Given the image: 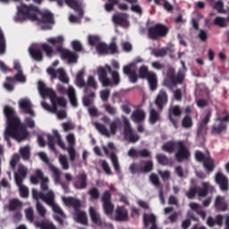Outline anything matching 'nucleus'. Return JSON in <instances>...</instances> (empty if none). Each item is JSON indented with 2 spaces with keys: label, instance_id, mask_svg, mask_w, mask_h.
Instances as JSON below:
<instances>
[{
  "label": "nucleus",
  "instance_id": "obj_53",
  "mask_svg": "<svg viewBox=\"0 0 229 229\" xmlns=\"http://www.w3.org/2000/svg\"><path fill=\"white\" fill-rule=\"evenodd\" d=\"M111 162L113 164V167L116 173H121V166L119 165V159L117 158V155L114 152L110 155Z\"/></svg>",
  "mask_w": 229,
  "mask_h": 229
},
{
  "label": "nucleus",
  "instance_id": "obj_58",
  "mask_svg": "<svg viewBox=\"0 0 229 229\" xmlns=\"http://www.w3.org/2000/svg\"><path fill=\"white\" fill-rule=\"evenodd\" d=\"M96 49L99 55H108V45L106 43H98Z\"/></svg>",
  "mask_w": 229,
  "mask_h": 229
},
{
  "label": "nucleus",
  "instance_id": "obj_43",
  "mask_svg": "<svg viewBox=\"0 0 229 229\" xmlns=\"http://www.w3.org/2000/svg\"><path fill=\"white\" fill-rule=\"evenodd\" d=\"M193 124L194 122L192 121V116H191V114H186L182 120V126L186 130H191Z\"/></svg>",
  "mask_w": 229,
  "mask_h": 229
},
{
  "label": "nucleus",
  "instance_id": "obj_28",
  "mask_svg": "<svg viewBox=\"0 0 229 229\" xmlns=\"http://www.w3.org/2000/svg\"><path fill=\"white\" fill-rule=\"evenodd\" d=\"M215 208L218 212H226L228 210V203L225 200V197L216 196L215 199Z\"/></svg>",
  "mask_w": 229,
  "mask_h": 229
},
{
  "label": "nucleus",
  "instance_id": "obj_11",
  "mask_svg": "<svg viewBox=\"0 0 229 229\" xmlns=\"http://www.w3.org/2000/svg\"><path fill=\"white\" fill-rule=\"evenodd\" d=\"M189 158H191V150L185 146V141L178 140L175 160H177L179 164H182V162H185V160H189Z\"/></svg>",
  "mask_w": 229,
  "mask_h": 229
},
{
  "label": "nucleus",
  "instance_id": "obj_41",
  "mask_svg": "<svg viewBox=\"0 0 229 229\" xmlns=\"http://www.w3.org/2000/svg\"><path fill=\"white\" fill-rule=\"evenodd\" d=\"M123 126V122L121 119L116 118L110 123V133L111 135H115L117 133V130Z\"/></svg>",
  "mask_w": 229,
  "mask_h": 229
},
{
  "label": "nucleus",
  "instance_id": "obj_1",
  "mask_svg": "<svg viewBox=\"0 0 229 229\" xmlns=\"http://www.w3.org/2000/svg\"><path fill=\"white\" fill-rule=\"evenodd\" d=\"M15 22H25L31 21L32 22H39L46 24L45 30H51V24H55V15L50 11H40L38 6L31 4H21L17 6V13L14 16Z\"/></svg>",
  "mask_w": 229,
  "mask_h": 229
},
{
  "label": "nucleus",
  "instance_id": "obj_14",
  "mask_svg": "<svg viewBox=\"0 0 229 229\" xmlns=\"http://www.w3.org/2000/svg\"><path fill=\"white\" fill-rule=\"evenodd\" d=\"M101 201L103 203L104 212L106 216H112L114 214V203H112V193L110 191H105Z\"/></svg>",
  "mask_w": 229,
  "mask_h": 229
},
{
  "label": "nucleus",
  "instance_id": "obj_64",
  "mask_svg": "<svg viewBox=\"0 0 229 229\" xmlns=\"http://www.w3.org/2000/svg\"><path fill=\"white\" fill-rule=\"evenodd\" d=\"M89 194L90 196V199H99V190H98V188H91L89 191Z\"/></svg>",
  "mask_w": 229,
  "mask_h": 229
},
{
  "label": "nucleus",
  "instance_id": "obj_46",
  "mask_svg": "<svg viewBox=\"0 0 229 229\" xmlns=\"http://www.w3.org/2000/svg\"><path fill=\"white\" fill-rule=\"evenodd\" d=\"M43 53H46V55L48 58H52L53 55H55V50L53 49V47L49 46L47 43H42L40 46Z\"/></svg>",
  "mask_w": 229,
  "mask_h": 229
},
{
  "label": "nucleus",
  "instance_id": "obj_47",
  "mask_svg": "<svg viewBox=\"0 0 229 229\" xmlns=\"http://www.w3.org/2000/svg\"><path fill=\"white\" fill-rule=\"evenodd\" d=\"M185 71L179 70L177 75L174 77V81L172 82V85H182L183 80H185Z\"/></svg>",
  "mask_w": 229,
  "mask_h": 229
},
{
  "label": "nucleus",
  "instance_id": "obj_36",
  "mask_svg": "<svg viewBox=\"0 0 229 229\" xmlns=\"http://www.w3.org/2000/svg\"><path fill=\"white\" fill-rule=\"evenodd\" d=\"M84 76L85 72L83 70H81L76 75L75 84L79 89H87V82H85Z\"/></svg>",
  "mask_w": 229,
  "mask_h": 229
},
{
  "label": "nucleus",
  "instance_id": "obj_35",
  "mask_svg": "<svg viewBox=\"0 0 229 229\" xmlns=\"http://www.w3.org/2000/svg\"><path fill=\"white\" fill-rule=\"evenodd\" d=\"M141 164V171L143 174H148V173H151L155 168V165L151 160H140Z\"/></svg>",
  "mask_w": 229,
  "mask_h": 229
},
{
  "label": "nucleus",
  "instance_id": "obj_3",
  "mask_svg": "<svg viewBox=\"0 0 229 229\" xmlns=\"http://www.w3.org/2000/svg\"><path fill=\"white\" fill-rule=\"evenodd\" d=\"M4 114L6 117L7 121V134L8 135H15L17 131L20 133H23V130H27L26 125L21 123V118L17 116V113L15 109L10 106H5L4 108Z\"/></svg>",
  "mask_w": 229,
  "mask_h": 229
},
{
  "label": "nucleus",
  "instance_id": "obj_60",
  "mask_svg": "<svg viewBox=\"0 0 229 229\" xmlns=\"http://www.w3.org/2000/svg\"><path fill=\"white\" fill-rule=\"evenodd\" d=\"M13 77H7L6 82L4 84V89H6V90H8L9 92L13 91V89H15V87L13 86Z\"/></svg>",
  "mask_w": 229,
  "mask_h": 229
},
{
  "label": "nucleus",
  "instance_id": "obj_51",
  "mask_svg": "<svg viewBox=\"0 0 229 229\" xmlns=\"http://www.w3.org/2000/svg\"><path fill=\"white\" fill-rule=\"evenodd\" d=\"M160 119V113L155 109H151L149 113V123L150 124H157Z\"/></svg>",
  "mask_w": 229,
  "mask_h": 229
},
{
  "label": "nucleus",
  "instance_id": "obj_48",
  "mask_svg": "<svg viewBox=\"0 0 229 229\" xmlns=\"http://www.w3.org/2000/svg\"><path fill=\"white\" fill-rule=\"evenodd\" d=\"M94 124L99 133L105 135L106 137H110V131H108V128H106L105 124L99 123L98 122H96Z\"/></svg>",
  "mask_w": 229,
  "mask_h": 229
},
{
  "label": "nucleus",
  "instance_id": "obj_24",
  "mask_svg": "<svg viewBox=\"0 0 229 229\" xmlns=\"http://www.w3.org/2000/svg\"><path fill=\"white\" fill-rule=\"evenodd\" d=\"M73 187L79 190L87 189V174H80L76 175L75 181L73 182Z\"/></svg>",
  "mask_w": 229,
  "mask_h": 229
},
{
  "label": "nucleus",
  "instance_id": "obj_38",
  "mask_svg": "<svg viewBox=\"0 0 229 229\" xmlns=\"http://www.w3.org/2000/svg\"><path fill=\"white\" fill-rule=\"evenodd\" d=\"M131 119L134 123H142L146 119V113L142 110H136L132 113Z\"/></svg>",
  "mask_w": 229,
  "mask_h": 229
},
{
  "label": "nucleus",
  "instance_id": "obj_44",
  "mask_svg": "<svg viewBox=\"0 0 229 229\" xmlns=\"http://www.w3.org/2000/svg\"><path fill=\"white\" fill-rule=\"evenodd\" d=\"M22 208V201L18 199H13L9 202V210L11 212H15L18 208Z\"/></svg>",
  "mask_w": 229,
  "mask_h": 229
},
{
  "label": "nucleus",
  "instance_id": "obj_21",
  "mask_svg": "<svg viewBox=\"0 0 229 229\" xmlns=\"http://www.w3.org/2000/svg\"><path fill=\"white\" fill-rule=\"evenodd\" d=\"M143 225L144 228H149V225H151L149 229H158V225L157 224V216L155 214H143Z\"/></svg>",
  "mask_w": 229,
  "mask_h": 229
},
{
  "label": "nucleus",
  "instance_id": "obj_61",
  "mask_svg": "<svg viewBox=\"0 0 229 229\" xmlns=\"http://www.w3.org/2000/svg\"><path fill=\"white\" fill-rule=\"evenodd\" d=\"M99 162L103 171L106 173V174L110 176V174H112V169L110 168L108 162L106 160H100Z\"/></svg>",
  "mask_w": 229,
  "mask_h": 229
},
{
  "label": "nucleus",
  "instance_id": "obj_25",
  "mask_svg": "<svg viewBox=\"0 0 229 229\" xmlns=\"http://www.w3.org/2000/svg\"><path fill=\"white\" fill-rule=\"evenodd\" d=\"M123 72L125 74V76L129 77V81L131 83H137L139 81V75H137V72L135 70H131V65H125L123 68Z\"/></svg>",
  "mask_w": 229,
  "mask_h": 229
},
{
  "label": "nucleus",
  "instance_id": "obj_19",
  "mask_svg": "<svg viewBox=\"0 0 229 229\" xmlns=\"http://www.w3.org/2000/svg\"><path fill=\"white\" fill-rule=\"evenodd\" d=\"M215 182L219 185L220 191L223 192H227L229 190V182H228V177L225 175L221 172H217L215 175Z\"/></svg>",
  "mask_w": 229,
  "mask_h": 229
},
{
  "label": "nucleus",
  "instance_id": "obj_31",
  "mask_svg": "<svg viewBox=\"0 0 229 229\" xmlns=\"http://www.w3.org/2000/svg\"><path fill=\"white\" fill-rule=\"evenodd\" d=\"M38 178H39V180H41L40 182V187H41V191H49V178L47 177H44V172H42V170L38 169L37 173H36Z\"/></svg>",
  "mask_w": 229,
  "mask_h": 229
},
{
  "label": "nucleus",
  "instance_id": "obj_5",
  "mask_svg": "<svg viewBox=\"0 0 229 229\" xmlns=\"http://www.w3.org/2000/svg\"><path fill=\"white\" fill-rule=\"evenodd\" d=\"M38 85V91L42 98H49L55 110L57 105L58 106H67V101H65V98H64V97H57L56 92H55L51 88H47L44 81H39Z\"/></svg>",
  "mask_w": 229,
  "mask_h": 229
},
{
  "label": "nucleus",
  "instance_id": "obj_4",
  "mask_svg": "<svg viewBox=\"0 0 229 229\" xmlns=\"http://www.w3.org/2000/svg\"><path fill=\"white\" fill-rule=\"evenodd\" d=\"M64 42H65V39L63 38V36L50 38L47 39L48 44H51L52 46H57L56 51L59 53L63 60H68V64H76L78 62V54L64 48Z\"/></svg>",
  "mask_w": 229,
  "mask_h": 229
},
{
  "label": "nucleus",
  "instance_id": "obj_63",
  "mask_svg": "<svg viewBox=\"0 0 229 229\" xmlns=\"http://www.w3.org/2000/svg\"><path fill=\"white\" fill-rule=\"evenodd\" d=\"M195 158H196L197 162H200L203 164L204 161L208 158V157L205 156V154L203 152H201V150H197L195 152Z\"/></svg>",
  "mask_w": 229,
  "mask_h": 229
},
{
  "label": "nucleus",
  "instance_id": "obj_40",
  "mask_svg": "<svg viewBox=\"0 0 229 229\" xmlns=\"http://www.w3.org/2000/svg\"><path fill=\"white\" fill-rule=\"evenodd\" d=\"M30 55L36 62H42L44 55H42V50L37 48H30Z\"/></svg>",
  "mask_w": 229,
  "mask_h": 229
},
{
  "label": "nucleus",
  "instance_id": "obj_62",
  "mask_svg": "<svg viewBox=\"0 0 229 229\" xmlns=\"http://www.w3.org/2000/svg\"><path fill=\"white\" fill-rule=\"evenodd\" d=\"M226 19L223 17H216L214 21L215 26H219V28H226Z\"/></svg>",
  "mask_w": 229,
  "mask_h": 229
},
{
  "label": "nucleus",
  "instance_id": "obj_10",
  "mask_svg": "<svg viewBox=\"0 0 229 229\" xmlns=\"http://www.w3.org/2000/svg\"><path fill=\"white\" fill-rule=\"evenodd\" d=\"M123 137L125 140L130 142L131 144H135L140 140V136L133 131L131 129V123H130V120L126 116H123Z\"/></svg>",
  "mask_w": 229,
  "mask_h": 229
},
{
  "label": "nucleus",
  "instance_id": "obj_26",
  "mask_svg": "<svg viewBox=\"0 0 229 229\" xmlns=\"http://www.w3.org/2000/svg\"><path fill=\"white\" fill-rule=\"evenodd\" d=\"M116 4L118 5L119 10H128V4H119V0H107V3L105 4L106 12H114V6H116Z\"/></svg>",
  "mask_w": 229,
  "mask_h": 229
},
{
  "label": "nucleus",
  "instance_id": "obj_55",
  "mask_svg": "<svg viewBox=\"0 0 229 229\" xmlns=\"http://www.w3.org/2000/svg\"><path fill=\"white\" fill-rule=\"evenodd\" d=\"M156 160L160 165H167L169 164V157L164 154H157Z\"/></svg>",
  "mask_w": 229,
  "mask_h": 229
},
{
  "label": "nucleus",
  "instance_id": "obj_23",
  "mask_svg": "<svg viewBox=\"0 0 229 229\" xmlns=\"http://www.w3.org/2000/svg\"><path fill=\"white\" fill-rule=\"evenodd\" d=\"M167 101H168L167 93L165 92V90L161 89L155 100L156 106H157L158 110H163L164 106L167 105Z\"/></svg>",
  "mask_w": 229,
  "mask_h": 229
},
{
  "label": "nucleus",
  "instance_id": "obj_29",
  "mask_svg": "<svg viewBox=\"0 0 229 229\" xmlns=\"http://www.w3.org/2000/svg\"><path fill=\"white\" fill-rule=\"evenodd\" d=\"M177 148L178 141L175 140L166 141L161 147L162 151H165V153H169V155L174 153V151H176Z\"/></svg>",
  "mask_w": 229,
  "mask_h": 229
},
{
  "label": "nucleus",
  "instance_id": "obj_18",
  "mask_svg": "<svg viewBox=\"0 0 229 229\" xmlns=\"http://www.w3.org/2000/svg\"><path fill=\"white\" fill-rule=\"evenodd\" d=\"M49 171H51V173L54 174L55 182L57 183V185H61L64 192H69V186L62 182V173L60 170L54 165H49Z\"/></svg>",
  "mask_w": 229,
  "mask_h": 229
},
{
  "label": "nucleus",
  "instance_id": "obj_59",
  "mask_svg": "<svg viewBox=\"0 0 229 229\" xmlns=\"http://www.w3.org/2000/svg\"><path fill=\"white\" fill-rule=\"evenodd\" d=\"M54 137L56 144L58 145L59 148L62 149H65V143H64V140H62V136H60V133L58 131H54Z\"/></svg>",
  "mask_w": 229,
  "mask_h": 229
},
{
  "label": "nucleus",
  "instance_id": "obj_42",
  "mask_svg": "<svg viewBox=\"0 0 229 229\" xmlns=\"http://www.w3.org/2000/svg\"><path fill=\"white\" fill-rule=\"evenodd\" d=\"M154 72L149 71V68L146 65H141L139 69V78L140 80H147L148 76Z\"/></svg>",
  "mask_w": 229,
  "mask_h": 229
},
{
  "label": "nucleus",
  "instance_id": "obj_17",
  "mask_svg": "<svg viewBox=\"0 0 229 229\" xmlns=\"http://www.w3.org/2000/svg\"><path fill=\"white\" fill-rule=\"evenodd\" d=\"M47 72L49 76H51L52 80H56V78H59L60 81L63 83H69V77H67V73H65V70H64V68H59L55 71L53 67H49L47 70ZM56 74H58L59 77Z\"/></svg>",
  "mask_w": 229,
  "mask_h": 229
},
{
  "label": "nucleus",
  "instance_id": "obj_20",
  "mask_svg": "<svg viewBox=\"0 0 229 229\" xmlns=\"http://www.w3.org/2000/svg\"><path fill=\"white\" fill-rule=\"evenodd\" d=\"M129 214L124 206H117L114 211V220L118 223H124L128 221Z\"/></svg>",
  "mask_w": 229,
  "mask_h": 229
},
{
  "label": "nucleus",
  "instance_id": "obj_22",
  "mask_svg": "<svg viewBox=\"0 0 229 229\" xmlns=\"http://www.w3.org/2000/svg\"><path fill=\"white\" fill-rule=\"evenodd\" d=\"M89 214L93 225H96L97 226H103V219H101V214L98 213V208L92 206L89 207Z\"/></svg>",
  "mask_w": 229,
  "mask_h": 229
},
{
  "label": "nucleus",
  "instance_id": "obj_27",
  "mask_svg": "<svg viewBox=\"0 0 229 229\" xmlns=\"http://www.w3.org/2000/svg\"><path fill=\"white\" fill-rule=\"evenodd\" d=\"M112 21L117 26H126L128 24V14L123 13L114 14Z\"/></svg>",
  "mask_w": 229,
  "mask_h": 229
},
{
  "label": "nucleus",
  "instance_id": "obj_52",
  "mask_svg": "<svg viewBox=\"0 0 229 229\" xmlns=\"http://www.w3.org/2000/svg\"><path fill=\"white\" fill-rule=\"evenodd\" d=\"M169 52V47H162L157 50H154L152 52V55L156 56V58H164L165 56H167V53Z\"/></svg>",
  "mask_w": 229,
  "mask_h": 229
},
{
  "label": "nucleus",
  "instance_id": "obj_56",
  "mask_svg": "<svg viewBox=\"0 0 229 229\" xmlns=\"http://www.w3.org/2000/svg\"><path fill=\"white\" fill-rule=\"evenodd\" d=\"M6 53V39H4V34L0 29V55Z\"/></svg>",
  "mask_w": 229,
  "mask_h": 229
},
{
  "label": "nucleus",
  "instance_id": "obj_12",
  "mask_svg": "<svg viewBox=\"0 0 229 229\" xmlns=\"http://www.w3.org/2000/svg\"><path fill=\"white\" fill-rule=\"evenodd\" d=\"M211 117H212V109H207L205 116L201 118L198 125V129H197L198 137H205V135H207V131H208V123H210Z\"/></svg>",
  "mask_w": 229,
  "mask_h": 229
},
{
  "label": "nucleus",
  "instance_id": "obj_54",
  "mask_svg": "<svg viewBox=\"0 0 229 229\" xmlns=\"http://www.w3.org/2000/svg\"><path fill=\"white\" fill-rule=\"evenodd\" d=\"M86 87L90 90L93 89L94 90H98V81H96V78L94 76L89 75L88 77V81L86 82ZM90 88V89H89Z\"/></svg>",
  "mask_w": 229,
  "mask_h": 229
},
{
  "label": "nucleus",
  "instance_id": "obj_34",
  "mask_svg": "<svg viewBox=\"0 0 229 229\" xmlns=\"http://www.w3.org/2000/svg\"><path fill=\"white\" fill-rule=\"evenodd\" d=\"M210 189H214V187L210 186V183L204 182H202V187L197 190V194L199 198H207Z\"/></svg>",
  "mask_w": 229,
  "mask_h": 229
},
{
  "label": "nucleus",
  "instance_id": "obj_30",
  "mask_svg": "<svg viewBox=\"0 0 229 229\" xmlns=\"http://www.w3.org/2000/svg\"><path fill=\"white\" fill-rule=\"evenodd\" d=\"M147 81L148 83V87L152 92H155L157 89H158V78L157 77V73L153 72L150 75L147 77Z\"/></svg>",
  "mask_w": 229,
  "mask_h": 229
},
{
  "label": "nucleus",
  "instance_id": "obj_39",
  "mask_svg": "<svg viewBox=\"0 0 229 229\" xmlns=\"http://www.w3.org/2000/svg\"><path fill=\"white\" fill-rule=\"evenodd\" d=\"M68 98L71 105L73 106L74 108L78 107V98H76V91L74 90V88H68Z\"/></svg>",
  "mask_w": 229,
  "mask_h": 229
},
{
  "label": "nucleus",
  "instance_id": "obj_33",
  "mask_svg": "<svg viewBox=\"0 0 229 229\" xmlns=\"http://www.w3.org/2000/svg\"><path fill=\"white\" fill-rule=\"evenodd\" d=\"M202 164L208 174H210V173H214L216 169V164L214 163V158H212L210 156H208V158Z\"/></svg>",
  "mask_w": 229,
  "mask_h": 229
},
{
  "label": "nucleus",
  "instance_id": "obj_13",
  "mask_svg": "<svg viewBox=\"0 0 229 229\" xmlns=\"http://www.w3.org/2000/svg\"><path fill=\"white\" fill-rule=\"evenodd\" d=\"M29 136L30 131H28V129H23L22 133H21L18 130L16 132H14V134H8V129H5L4 132V140L8 143L9 148H12V141H10V137L14 139V140H17V142H23V140H26Z\"/></svg>",
  "mask_w": 229,
  "mask_h": 229
},
{
  "label": "nucleus",
  "instance_id": "obj_45",
  "mask_svg": "<svg viewBox=\"0 0 229 229\" xmlns=\"http://www.w3.org/2000/svg\"><path fill=\"white\" fill-rule=\"evenodd\" d=\"M131 174H142V165L140 161L139 163H132L129 167Z\"/></svg>",
  "mask_w": 229,
  "mask_h": 229
},
{
  "label": "nucleus",
  "instance_id": "obj_49",
  "mask_svg": "<svg viewBox=\"0 0 229 229\" xmlns=\"http://www.w3.org/2000/svg\"><path fill=\"white\" fill-rule=\"evenodd\" d=\"M41 199L50 207L55 203V193L53 191H48L47 194L43 193V198Z\"/></svg>",
  "mask_w": 229,
  "mask_h": 229
},
{
  "label": "nucleus",
  "instance_id": "obj_50",
  "mask_svg": "<svg viewBox=\"0 0 229 229\" xmlns=\"http://www.w3.org/2000/svg\"><path fill=\"white\" fill-rule=\"evenodd\" d=\"M149 180L152 185H155L157 189H164V185H162V182H160V178H158V175H157V174H151L149 175Z\"/></svg>",
  "mask_w": 229,
  "mask_h": 229
},
{
  "label": "nucleus",
  "instance_id": "obj_8",
  "mask_svg": "<svg viewBox=\"0 0 229 229\" xmlns=\"http://www.w3.org/2000/svg\"><path fill=\"white\" fill-rule=\"evenodd\" d=\"M168 33L169 28L162 23H157L148 29V38L150 40H159V38L167 37Z\"/></svg>",
  "mask_w": 229,
  "mask_h": 229
},
{
  "label": "nucleus",
  "instance_id": "obj_7",
  "mask_svg": "<svg viewBox=\"0 0 229 229\" xmlns=\"http://www.w3.org/2000/svg\"><path fill=\"white\" fill-rule=\"evenodd\" d=\"M223 114L225 116H217L216 118V123L211 126V134L212 135H223V133H226V130H228V123H229V113L225 110Z\"/></svg>",
  "mask_w": 229,
  "mask_h": 229
},
{
  "label": "nucleus",
  "instance_id": "obj_9",
  "mask_svg": "<svg viewBox=\"0 0 229 229\" xmlns=\"http://www.w3.org/2000/svg\"><path fill=\"white\" fill-rule=\"evenodd\" d=\"M51 3H57V5L62 8L64 6V3L67 4L72 10H74L76 13L79 14L81 19H83L84 12H83V0H48Z\"/></svg>",
  "mask_w": 229,
  "mask_h": 229
},
{
  "label": "nucleus",
  "instance_id": "obj_16",
  "mask_svg": "<svg viewBox=\"0 0 229 229\" xmlns=\"http://www.w3.org/2000/svg\"><path fill=\"white\" fill-rule=\"evenodd\" d=\"M182 107L180 106H172L168 109V119L173 126L178 128V118L182 117Z\"/></svg>",
  "mask_w": 229,
  "mask_h": 229
},
{
  "label": "nucleus",
  "instance_id": "obj_6",
  "mask_svg": "<svg viewBox=\"0 0 229 229\" xmlns=\"http://www.w3.org/2000/svg\"><path fill=\"white\" fill-rule=\"evenodd\" d=\"M64 203L66 205V207H72L74 208L77 223H80L81 225L89 224L87 213L85 211H80V208H81V199L72 197H68L64 199Z\"/></svg>",
  "mask_w": 229,
  "mask_h": 229
},
{
  "label": "nucleus",
  "instance_id": "obj_37",
  "mask_svg": "<svg viewBox=\"0 0 229 229\" xmlns=\"http://www.w3.org/2000/svg\"><path fill=\"white\" fill-rule=\"evenodd\" d=\"M20 155L22 160H25V161L30 160V158H31V148L30 147V145L21 147L20 148Z\"/></svg>",
  "mask_w": 229,
  "mask_h": 229
},
{
  "label": "nucleus",
  "instance_id": "obj_15",
  "mask_svg": "<svg viewBox=\"0 0 229 229\" xmlns=\"http://www.w3.org/2000/svg\"><path fill=\"white\" fill-rule=\"evenodd\" d=\"M20 110L22 114H26L30 117H35V110H33V104L30 98H21L18 102Z\"/></svg>",
  "mask_w": 229,
  "mask_h": 229
},
{
  "label": "nucleus",
  "instance_id": "obj_2",
  "mask_svg": "<svg viewBox=\"0 0 229 229\" xmlns=\"http://www.w3.org/2000/svg\"><path fill=\"white\" fill-rule=\"evenodd\" d=\"M97 74L102 87H117L121 83V74L117 70H113L109 64L98 67Z\"/></svg>",
  "mask_w": 229,
  "mask_h": 229
},
{
  "label": "nucleus",
  "instance_id": "obj_57",
  "mask_svg": "<svg viewBox=\"0 0 229 229\" xmlns=\"http://www.w3.org/2000/svg\"><path fill=\"white\" fill-rule=\"evenodd\" d=\"M213 10H216L218 13H226V11L225 10V3H223L221 0L215 3L213 5Z\"/></svg>",
  "mask_w": 229,
  "mask_h": 229
},
{
  "label": "nucleus",
  "instance_id": "obj_32",
  "mask_svg": "<svg viewBox=\"0 0 229 229\" xmlns=\"http://www.w3.org/2000/svg\"><path fill=\"white\" fill-rule=\"evenodd\" d=\"M84 94L86 95L83 99L82 103L84 106H90L92 105V101L90 100V98H96V92L93 90H90L88 87L84 89Z\"/></svg>",
  "mask_w": 229,
  "mask_h": 229
}]
</instances>
